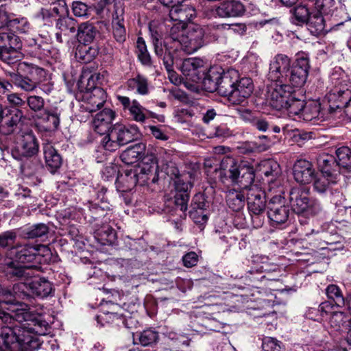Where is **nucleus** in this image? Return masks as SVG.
I'll return each instance as SVG.
<instances>
[{
	"label": "nucleus",
	"mask_w": 351,
	"mask_h": 351,
	"mask_svg": "<svg viewBox=\"0 0 351 351\" xmlns=\"http://www.w3.org/2000/svg\"><path fill=\"white\" fill-rule=\"evenodd\" d=\"M0 319L7 325L0 330V351H34L40 346L38 336L47 335L50 329L41 316L23 307L1 311Z\"/></svg>",
	"instance_id": "nucleus-1"
},
{
	"label": "nucleus",
	"mask_w": 351,
	"mask_h": 351,
	"mask_svg": "<svg viewBox=\"0 0 351 351\" xmlns=\"http://www.w3.org/2000/svg\"><path fill=\"white\" fill-rule=\"evenodd\" d=\"M221 168L227 170L228 177L234 184L246 189L250 186L255 178L254 167L247 161H235L230 157L225 158L221 163Z\"/></svg>",
	"instance_id": "nucleus-2"
},
{
	"label": "nucleus",
	"mask_w": 351,
	"mask_h": 351,
	"mask_svg": "<svg viewBox=\"0 0 351 351\" xmlns=\"http://www.w3.org/2000/svg\"><path fill=\"white\" fill-rule=\"evenodd\" d=\"M139 136L138 128L135 125L130 127L122 124L114 125L104 137L101 145L106 150L113 152L136 139Z\"/></svg>",
	"instance_id": "nucleus-3"
},
{
	"label": "nucleus",
	"mask_w": 351,
	"mask_h": 351,
	"mask_svg": "<svg viewBox=\"0 0 351 351\" xmlns=\"http://www.w3.org/2000/svg\"><path fill=\"white\" fill-rule=\"evenodd\" d=\"M246 202L253 227H262L265 221V213L267 210L265 192L256 187H251L247 191Z\"/></svg>",
	"instance_id": "nucleus-4"
},
{
	"label": "nucleus",
	"mask_w": 351,
	"mask_h": 351,
	"mask_svg": "<svg viewBox=\"0 0 351 351\" xmlns=\"http://www.w3.org/2000/svg\"><path fill=\"white\" fill-rule=\"evenodd\" d=\"M21 43L19 36L8 33H0V60L8 64L21 60Z\"/></svg>",
	"instance_id": "nucleus-5"
},
{
	"label": "nucleus",
	"mask_w": 351,
	"mask_h": 351,
	"mask_svg": "<svg viewBox=\"0 0 351 351\" xmlns=\"http://www.w3.org/2000/svg\"><path fill=\"white\" fill-rule=\"evenodd\" d=\"M15 147L12 151L14 158L21 160L36 155L38 152V143L32 132H21L15 136Z\"/></svg>",
	"instance_id": "nucleus-6"
},
{
	"label": "nucleus",
	"mask_w": 351,
	"mask_h": 351,
	"mask_svg": "<svg viewBox=\"0 0 351 351\" xmlns=\"http://www.w3.org/2000/svg\"><path fill=\"white\" fill-rule=\"evenodd\" d=\"M309 69V59L303 53L298 54L287 77L286 84L289 87L303 86L306 82Z\"/></svg>",
	"instance_id": "nucleus-7"
},
{
	"label": "nucleus",
	"mask_w": 351,
	"mask_h": 351,
	"mask_svg": "<svg viewBox=\"0 0 351 351\" xmlns=\"http://www.w3.org/2000/svg\"><path fill=\"white\" fill-rule=\"evenodd\" d=\"M204 29L197 24H190L181 40V49L187 53L197 51L204 45Z\"/></svg>",
	"instance_id": "nucleus-8"
},
{
	"label": "nucleus",
	"mask_w": 351,
	"mask_h": 351,
	"mask_svg": "<svg viewBox=\"0 0 351 351\" xmlns=\"http://www.w3.org/2000/svg\"><path fill=\"white\" fill-rule=\"evenodd\" d=\"M291 67V59L287 55L277 54L270 63L269 78L271 81L285 85Z\"/></svg>",
	"instance_id": "nucleus-9"
},
{
	"label": "nucleus",
	"mask_w": 351,
	"mask_h": 351,
	"mask_svg": "<svg viewBox=\"0 0 351 351\" xmlns=\"http://www.w3.org/2000/svg\"><path fill=\"white\" fill-rule=\"evenodd\" d=\"M268 218L276 224L285 223L289 219L290 209L280 195L271 197L267 202Z\"/></svg>",
	"instance_id": "nucleus-10"
},
{
	"label": "nucleus",
	"mask_w": 351,
	"mask_h": 351,
	"mask_svg": "<svg viewBox=\"0 0 351 351\" xmlns=\"http://www.w3.org/2000/svg\"><path fill=\"white\" fill-rule=\"evenodd\" d=\"M23 112L17 108H5L3 119L0 123V132L4 135H10L17 130L23 125Z\"/></svg>",
	"instance_id": "nucleus-11"
},
{
	"label": "nucleus",
	"mask_w": 351,
	"mask_h": 351,
	"mask_svg": "<svg viewBox=\"0 0 351 351\" xmlns=\"http://www.w3.org/2000/svg\"><path fill=\"white\" fill-rule=\"evenodd\" d=\"M180 69L187 80L195 83H199L202 81L206 71L204 61L197 58L184 60Z\"/></svg>",
	"instance_id": "nucleus-12"
},
{
	"label": "nucleus",
	"mask_w": 351,
	"mask_h": 351,
	"mask_svg": "<svg viewBox=\"0 0 351 351\" xmlns=\"http://www.w3.org/2000/svg\"><path fill=\"white\" fill-rule=\"evenodd\" d=\"M291 87L283 83L276 84L267 91V101L273 108L280 110L287 106L291 95Z\"/></svg>",
	"instance_id": "nucleus-13"
},
{
	"label": "nucleus",
	"mask_w": 351,
	"mask_h": 351,
	"mask_svg": "<svg viewBox=\"0 0 351 351\" xmlns=\"http://www.w3.org/2000/svg\"><path fill=\"white\" fill-rule=\"evenodd\" d=\"M289 202L293 211L298 214L305 212L314 204V202L309 198L308 190L304 187L291 189Z\"/></svg>",
	"instance_id": "nucleus-14"
},
{
	"label": "nucleus",
	"mask_w": 351,
	"mask_h": 351,
	"mask_svg": "<svg viewBox=\"0 0 351 351\" xmlns=\"http://www.w3.org/2000/svg\"><path fill=\"white\" fill-rule=\"evenodd\" d=\"M318 168L323 176L330 179L331 182H336V179L340 175V169L335 157L332 155L323 153L317 158Z\"/></svg>",
	"instance_id": "nucleus-15"
},
{
	"label": "nucleus",
	"mask_w": 351,
	"mask_h": 351,
	"mask_svg": "<svg viewBox=\"0 0 351 351\" xmlns=\"http://www.w3.org/2000/svg\"><path fill=\"white\" fill-rule=\"evenodd\" d=\"M36 268V267L33 265H22L12 260L5 264L4 271L10 280H27L34 276Z\"/></svg>",
	"instance_id": "nucleus-16"
},
{
	"label": "nucleus",
	"mask_w": 351,
	"mask_h": 351,
	"mask_svg": "<svg viewBox=\"0 0 351 351\" xmlns=\"http://www.w3.org/2000/svg\"><path fill=\"white\" fill-rule=\"evenodd\" d=\"M235 83L234 90L231 93L229 101L233 105H240L248 98L254 90V84L250 77H240Z\"/></svg>",
	"instance_id": "nucleus-17"
},
{
	"label": "nucleus",
	"mask_w": 351,
	"mask_h": 351,
	"mask_svg": "<svg viewBox=\"0 0 351 351\" xmlns=\"http://www.w3.org/2000/svg\"><path fill=\"white\" fill-rule=\"evenodd\" d=\"M293 176L295 181L302 184L311 182L315 176V171L313 165L306 160H298L293 168Z\"/></svg>",
	"instance_id": "nucleus-18"
},
{
	"label": "nucleus",
	"mask_w": 351,
	"mask_h": 351,
	"mask_svg": "<svg viewBox=\"0 0 351 351\" xmlns=\"http://www.w3.org/2000/svg\"><path fill=\"white\" fill-rule=\"evenodd\" d=\"M239 74L238 71L234 69H229L226 71L222 69L218 94L223 97H227L229 99L231 93L234 90L235 83L239 80Z\"/></svg>",
	"instance_id": "nucleus-19"
},
{
	"label": "nucleus",
	"mask_w": 351,
	"mask_h": 351,
	"mask_svg": "<svg viewBox=\"0 0 351 351\" xmlns=\"http://www.w3.org/2000/svg\"><path fill=\"white\" fill-rule=\"evenodd\" d=\"M350 98L351 91L348 89L343 90L336 89L329 93L327 95L329 112L332 114L336 110L341 108H345V112H346Z\"/></svg>",
	"instance_id": "nucleus-20"
},
{
	"label": "nucleus",
	"mask_w": 351,
	"mask_h": 351,
	"mask_svg": "<svg viewBox=\"0 0 351 351\" xmlns=\"http://www.w3.org/2000/svg\"><path fill=\"white\" fill-rule=\"evenodd\" d=\"M191 182H185L183 180H178L176 182V193L173 197V203L177 208L181 211H186L188 208L189 200V191L192 188Z\"/></svg>",
	"instance_id": "nucleus-21"
},
{
	"label": "nucleus",
	"mask_w": 351,
	"mask_h": 351,
	"mask_svg": "<svg viewBox=\"0 0 351 351\" xmlns=\"http://www.w3.org/2000/svg\"><path fill=\"white\" fill-rule=\"evenodd\" d=\"M145 154V144L143 143H138L124 150L120 155V158L124 163L130 165L136 162L139 160H147Z\"/></svg>",
	"instance_id": "nucleus-22"
},
{
	"label": "nucleus",
	"mask_w": 351,
	"mask_h": 351,
	"mask_svg": "<svg viewBox=\"0 0 351 351\" xmlns=\"http://www.w3.org/2000/svg\"><path fill=\"white\" fill-rule=\"evenodd\" d=\"M245 11L244 5L236 0L223 1L216 9L217 14L222 18L240 16Z\"/></svg>",
	"instance_id": "nucleus-23"
},
{
	"label": "nucleus",
	"mask_w": 351,
	"mask_h": 351,
	"mask_svg": "<svg viewBox=\"0 0 351 351\" xmlns=\"http://www.w3.org/2000/svg\"><path fill=\"white\" fill-rule=\"evenodd\" d=\"M115 113L109 108H105L97 113L93 120V127L95 132L100 134H104L112 128L110 124L114 119Z\"/></svg>",
	"instance_id": "nucleus-24"
},
{
	"label": "nucleus",
	"mask_w": 351,
	"mask_h": 351,
	"mask_svg": "<svg viewBox=\"0 0 351 351\" xmlns=\"http://www.w3.org/2000/svg\"><path fill=\"white\" fill-rule=\"evenodd\" d=\"M222 68L219 66H211L205 74L200 82H202L204 88L210 93L217 91L219 87V81Z\"/></svg>",
	"instance_id": "nucleus-25"
},
{
	"label": "nucleus",
	"mask_w": 351,
	"mask_h": 351,
	"mask_svg": "<svg viewBox=\"0 0 351 351\" xmlns=\"http://www.w3.org/2000/svg\"><path fill=\"white\" fill-rule=\"evenodd\" d=\"M195 16V10L193 8L186 4H178L169 10V17L173 21L184 24L191 21Z\"/></svg>",
	"instance_id": "nucleus-26"
},
{
	"label": "nucleus",
	"mask_w": 351,
	"mask_h": 351,
	"mask_svg": "<svg viewBox=\"0 0 351 351\" xmlns=\"http://www.w3.org/2000/svg\"><path fill=\"white\" fill-rule=\"evenodd\" d=\"M137 171L133 169L125 170L117 176L116 186L121 192L130 191L138 183Z\"/></svg>",
	"instance_id": "nucleus-27"
},
{
	"label": "nucleus",
	"mask_w": 351,
	"mask_h": 351,
	"mask_svg": "<svg viewBox=\"0 0 351 351\" xmlns=\"http://www.w3.org/2000/svg\"><path fill=\"white\" fill-rule=\"evenodd\" d=\"M43 153L47 168L51 173L56 172L61 167L62 157L49 143L43 144Z\"/></svg>",
	"instance_id": "nucleus-28"
},
{
	"label": "nucleus",
	"mask_w": 351,
	"mask_h": 351,
	"mask_svg": "<svg viewBox=\"0 0 351 351\" xmlns=\"http://www.w3.org/2000/svg\"><path fill=\"white\" fill-rule=\"evenodd\" d=\"M60 110L58 108L47 109L38 117L40 123L45 125V129L53 131L58 129L60 122Z\"/></svg>",
	"instance_id": "nucleus-29"
},
{
	"label": "nucleus",
	"mask_w": 351,
	"mask_h": 351,
	"mask_svg": "<svg viewBox=\"0 0 351 351\" xmlns=\"http://www.w3.org/2000/svg\"><path fill=\"white\" fill-rule=\"evenodd\" d=\"M32 298H44L49 296L52 291V284L45 278L35 279L30 282Z\"/></svg>",
	"instance_id": "nucleus-30"
},
{
	"label": "nucleus",
	"mask_w": 351,
	"mask_h": 351,
	"mask_svg": "<svg viewBox=\"0 0 351 351\" xmlns=\"http://www.w3.org/2000/svg\"><path fill=\"white\" fill-rule=\"evenodd\" d=\"M90 44L80 43L77 46L75 52V59L84 64L90 62L98 54V49Z\"/></svg>",
	"instance_id": "nucleus-31"
},
{
	"label": "nucleus",
	"mask_w": 351,
	"mask_h": 351,
	"mask_svg": "<svg viewBox=\"0 0 351 351\" xmlns=\"http://www.w3.org/2000/svg\"><path fill=\"white\" fill-rule=\"evenodd\" d=\"M17 72L22 73L25 77L35 80L34 82L39 84L45 76V69L34 64L26 62H21L18 64Z\"/></svg>",
	"instance_id": "nucleus-32"
},
{
	"label": "nucleus",
	"mask_w": 351,
	"mask_h": 351,
	"mask_svg": "<svg viewBox=\"0 0 351 351\" xmlns=\"http://www.w3.org/2000/svg\"><path fill=\"white\" fill-rule=\"evenodd\" d=\"M38 255V249L32 245H24L16 249L14 261L22 265H32Z\"/></svg>",
	"instance_id": "nucleus-33"
},
{
	"label": "nucleus",
	"mask_w": 351,
	"mask_h": 351,
	"mask_svg": "<svg viewBox=\"0 0 351 351\" xmlns=\"http://www.w3.org/2000/svg\"><path fill=\"white\" fill-rule=\"evenodd\" d=\"M308 29L312 35L319 36L326 34L328 30L326 29L325 20L323 14L319 12H312L309 19L306 23Z\"/></svg>",
	"instance_id": "nucleus-34"
},
{
	"label": "nucleus",
	"mask_w": 351,
	"mask_h": 351,
	"mask_svg": "<svg viewBox=\"0 0 351 351\" xmlns=\"http://www.w3.org/2000/svg\"><path fill=\"white\" fill-rule=\"evenodd\" d=\"M98 34L96 27L90 23H82L77 27V40L80 43L91 44Z\"/></svg>",
	"instance_id": "nucleus-35"
},
{
	"label": "nucleus",
	"mask_w": 351,
	"mask_h": 351,
	"mask_svg": "<svg viewBox=\"0 0 351 351\" xmlns=\"http://www.w3.org/2000/svg\"><path fill=\"white\" fill-rule=\"evenodd\" d=\"M10 81L13 84L25 92L34 90L38 85L36 82H34L35 80L25 77L22 73L17 71L10 73Z\"/></svg>",
	"instance_id": "nucleus-36"
},
{
	"label": "nucleus",
	"mask_w": 351,
	"mask_h": 351,
	"mask_svg": "<svg viewBox=\"0 0 351 351\" xmlns=\"http://www.w3.org/2000/svg\"><path fill=\"white\" fill-rule=\"evenodd\" d=\"M330 324L335 330H348L351 326V320L350 317L343 311H336L331 315Z\"/></svg>",
	"instance_id": "nucleus-37"
},
{
	"label": "nucleus",
	"mask_w": 351,
	"mask_h": 351,
	"mask_svg": "<svg viewBox=\"0 0 351 351\" xmlns=\"http://www.w3.org/2000/svg\"><path fill=\"white\" fill-rule=\"evenodd\" d=\"M226 198L228 206L234 212L241 211L245 206L246 197L241 191H229Z\"/></svg>",
	"instance_id": "nucleus-38"
},
{
	"label": "nucleus",
	"mask_w": 351,
	"mask_h": 351,
	"mask_svg": "<svg viewBox=\"0 0 351 351\" xmlns=\"http://www.w3.org/2000/svg\"><path fill=\"white\" fill-rule=\"evenodd\" d=\"M56 27L64 36H69V34L75 33L78 25L75 19L66 14L56 20Z\"/></svg>",
	"instance_id": "nucleus-39"
},
{
	"label": "nucleus",
	"mask_w": 351,
	"mask_h": 351,
	"mask_svg": "<svg viewBox=\"0 0 351 351\" xmlns=\"http://www.w3.org/2000/svg\"><path fill=\"white\" fill-rule=\"evenodd\" d=\"M127 86L129 90H136L140 95H144L149 93L147 79L141 75L129 79L127 82Z\"/></svg>",
	"instance_id": "nucleus-40"
},
{
	"label": "nucleus",
	"mask_w": 351,
	"mask_h": 351,
	"mask_svg": "<svg viewBox=\"0 0 351 351\" xmlns=\"http://www.w3.org/2000/svg\"><path fill=\"white\" fill-rule=\"evenodd\" d=\"M113 36L115 40L123 43L126 38V31L123 25V18H120L118 10H115L112 19Z\"/></svg>",
	"instance_id": "nucleus-41"
},
{
	"label": "nucleus",
	"mask_w": 351,
	"mask_h": 351,
	"mask_svg": "<svg viewBox=\"0 0 351 351\" xmlns=\"http://www.w3.org/2000/svg\"><path fill=\"white\" fill-rule=\"evenodd\" d=\"M14 302L19 300H29L32 298L30 282H19L14 285L12 287Z\"/></svg>",
	"instance_id": "nucleus-42"
},
{
	"label": "nucleus",
	"mask_w": 351,
	"mask_h": 351,
	"mask_svg": "<svg viewBox=\"0 0 351 351\" xmlns=\"http://www.w3.org/2000/svg\"><path fill=\"white\" fill-rule=\"evenodd\" d=\"M326 294L328 298L335 302L337 307L346 306V300L340 288L336 285H329L326 289Z\"/></svg>",
	"instance_id": "nucleus-43"
},
{
	"label": "nucleus",
	"mask_w": 351,
	"mask_h": 351,
	"mask_svg": "<svg viewBox=\"0 0 351 351\" xmlns=\"http://www.w3.org/2000/svg\"><path fill=\"white\" fill-rule=\"evenodd\" d=\"M291 12L293 14V23L298 25L306 23L312 13L304 5H299L295 7Z\"/></svg>",
	"instance_id": "nucleus-44"
},
{
	"label": "nucleus",
	"mask_w": 351,
	"mask_h": 351,
	"mask_svg": "<svg viewBox=\"0 0 351 351\" xmlns=\"http://www.w3.org/2000/svg\"><path fill=\"white\" fill-rule=\"evenodd\" d=\"M320 112V104L315 101L305 102L300 118L306 121H310L319 117Z\"/></svg>",
	"instance_id": "nucleus-45"
},
{
	"label": "nucleus",
	"mask_w": 351,
	"mask_h": 351,
	"mask_svg": "<svg viewBox=\"0 0 351 351\" xmlns=\"http://www.w3.org/2000/svg\"><path fill=\"white\" fill-rule=\"evenodd\" d=\"M287 105L284 109L287 110L289 117L298 116L300 117L305 102L303 100L296 99L291 95Z\"/></svg>",
	"instance_id": "nucleus-46"
},
{
	"label": "nucleus",
	"mask_w": 351,
	"mask_h": 351,
	"mask_svg": "<svg viewBox=\"0 0 351 351\" xmlns=\"http://www.w3.org/2000/svg\"><path fill=\"white\" fill-rule=\"evenodd\" d=\"M337 163L340 168H351V149L348 147H341L336 150Z\"/></svg>",
	"instance_id": "nucleus-47"
},
{
	"label": "nucleus",
	"mask_w": 351,
	"mask_h": 351,
	"mask_svg": "<svg viewBox=\"0 0 351 351\" xmlns=\"http://www.w3.org/2000/svg\"><path fill=\"white\" fill-rule=\"evenodd\" d=\"M104 96L105 93L102 89L95 90L90 104L85 108L86 110L89 112H93L102 108L105 103Z\"/></svg>",
	"instance_id": "nucleus-48"
},
{
	"label": "nucleus",
	"mask_w": 351,
	"mask_h": 351,
	"mask_svg": "<svg viewBox=\"0 0 351 351\" xmlns=\"http://www.w3.org/2000/svg\"><path fill=\"white\" fill-rule=\"evenodd\" d=\"M130 118L136 122L144 123L146 119L145 111L148 112L144 107H143L138 101L134 99L132 101V106L128 110Z\"/></svg>",
	"instance_id": "nucleus-49"
},
{
	"label": "nucleus",
	"mask_w": 351,
	"mask_h": 351,
	"mask_svg": "<svg viewBox=\"0 0 351 351\" xmlns=\"http://www.w3.org/2000/svg\"><path fill=\"white\" fill-rule=\"evenodd\" d=\"M49 232V227L45 223H37L25 230V235L28 239H36L45 236Z\"/></svg>",
	"instance_id": "nucleus-50"
},
{
	"label": "nucleus",
	"mask_w": 351,
	"mask_h": 351,
	"mask_svg": "<svg viewBox=\"0 0 351 351\" xmlns=\"http://www.w3.org/2000/svg\"><path fill=\"white\" fill-rule=\"evenodd\" d=\"M97 236L100 237L104 244H112L117 239V232L112 227L104 226L96 232Z\"/></svg>",
	"instance_id": "nucleus-51"
},
{
	"label": "nucleus",
	"mask_w": 351,
	"mask_h": 351,
	"mask_svg": "<svg viewBox=\"0 0 351 351\" xmlns=\"http://www.w3.org/2000/svg\"><path fill=\"white\" fill-rule=\"evenodd\" d=\"M158 332L152 329L145 330L138 335V339L143 346H152L156 343L158 339Z\"/></svg>",
	"instance_id": "nucleus-52"
},
{
	"label": "nucleus",
	"mask_w": 351,
	"mask_h": 351,
	"mask_svg": "<svg viewBox=\"0 0 351 351\" xmlns=\"http://www.w3.org/2000/svg\"><path fill=\"white\" fill-rule=\"evenodd\" d=\"M191 210H199L203 220H207L208 217L205 213L206 207H208L207 203L205 202V199L202 194H197L194 196L192 199Z\"/></svg>",
	"instance_id": "nucleus-53"
},
{
	"label": "nucleus",
	"mask_w": 351,
	"mask_h": 351,
	"mask_svg": "<svg viewBox=\"0 0 351 351\" xmlns=\"http://www.w3.org/2000/svg\"><path fill=\"white\" fill-rule=\"evenodd\" d=\"M185 25L182 23H176L170 27L169 32V38L173 42H176L181 46V40L185 34Z\"/></svg>",
	"instance_id": "nucleus-54"
},
{
	"label": "nucleus",
	"mask_w": 351,
	"mask_h": 351,
	"mask_svg": "<svg viewBox=\"0 0 351 351\" xmlns=\"http://www.w3.org/2000/svg\"><path fill=\"white\" fill-rule=\"evenodd\" d=\"M25 103H27L29 109L34 112L42 111L45 105L43 97L35 95L28 96L25 100Z\"/></svg>",
	"instance_id": "nucleus-55"
},
{
	"label": "nucleus",
	"mask_w": 351,
	"mask_h": 351,
	"mask_svg": "<svg viewBox=\"0 0 351 351\" xmlns=\"http://www.w3.org/2000/svg\"><path fill=\"white\" fill-rule=\"evenodd\" d=\"M262 348L264 351H284L282 343L276 338L265 337L263 339Z\"/></svg>",
	"instance_id": "nucleus-56"
},
{
	"label": "nucleus",
	"mask_w": 351,
	"mask_h": 351,
	"mask_svg": "<svg viewBox=\"0 0 351 351\" xmlns=\"http://www.w3.org/2000/svg\"><path fill=\"white\" fill-rule=\"evenodd\" d=\"M71 8L73 14L77 17L88 16L91 9L86 3L80 1H73Z\"/></svg>",
	"instance_id": "nucleus-57"
},
{
	"label": "nucleus",
	"mask_w": 351,
	"mask_h": 351,
	"mask_svg": "<svg viewBox=\"0 0 351 351\" xmlns=\"http://www.w3.org/2000/svg\"><path fill=\"white\" fill-rule=\"evenodd\" d=\"M16 239V233L9 230L0 234V250L12 247Z\"/></svg>",
	"instance_id": "nucleus-58"
},
{
	"label": "nucleus",
	"mask_w": 351,
	"mask_h": 351,
	"mask_svg": "<svg viewBox=\"0 0 351 351\" xmlns=\"http://www.w3.org/2000/svg\"><path fill=\"white\" fill-rule=\"evenodd\" d=\"M335 4L334 0H315V11L323 14H330L333 10Z\"/></svg>",
	"instance_id": "nucleus-59"
},
{
	"label": "nucleus",
	"mask_w": 351,
	"mask_h": 351,
	"mask_svg": "<svg viewBox=\"0 0 351 351\" xmlns=\"http://www.w3.org/2000/svg\"><path fill=\"white\" fill-rule=\"evenodd\" d=\"M164 171L165 173L173 180L175 186L177 180H183L184 181V177L186 176V175H180L178 168L172 162L166 164L164 167Z\"/></svg>",
	"instance_id": "nucleus-60"
},
{
	"label": "nucleus",
	"mask_w": 351,
	"mask_h": 351,
	"mask_svg": "<svg viewBox=\"0 0 351 351\" xmlns=\"http://www.w3.org/2000/svg\"><path fill=\"white\" fill-rule=\"evenodd\" d=\"M147 160H151L152 161V164L151 165H148L147 163V162H143V164L141 166H140L137 169H134V170H138V172L140 173H145V174L147 175V176H154L152 180V182L153 183H155L157 180V178H156V176H155V173H156V165H155V162L153 160V158H149L148 157H147Z\"/></svg>",
	"instance_id": "nucleus-61"
},
{
	"label": "nucleus",
	"mask_w": 351,
	"mask_h": 351,
	"mask_svg": "<svg viewBox=\"0 0 351 351\" xmlns=\"http://www.w3.org/2000/svg\"><path fill=\"white\" fill-rule=\"evenodd\" d=\"M269 169L264 171L265 177L268 178V182H273L280 175V166L276 162L271 161L267 163Z\"/></svg>",
	"instance_id": "nucleus-62"
},
{
	"label": "nucleus",
	"mask_w": 351,
	"mask_h": 351,
	"mask_svg": "<svg viewBox=\"0 0 351 351\" xmlns=\"http://www.w3.org/2000/svg\"><path fill=\"white\" fill-rule=\"evenodd\" d=\"M160 59L169 73L170 80H172L176 73L173 71V57L171 52L166 49V53Z\"/></svg>",
	"instance_id": "nucleus-63"
},
{
	"label": "nucleus",
	"mask_w": 351,
	"mask_h": 351,
	"mask_svg": "<svg viewBox=\"0 0 351 351\" xmlns=\"http://www.w3.org/2000/svg\"><path fill=\"white\" fill-rule=\"evenodd\" d=\"M314 180L313 188L319 193H325L328 188L330 182H331L330 179H328V178L324 176L322 178H315Z\"/></svg>",
	"instance_id": "nucleus-64"
}]
</instances>
